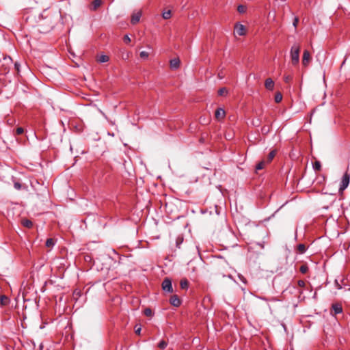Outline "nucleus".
<instances>
[{"label":"nucleus","mask_w":350,"mask_h":350,"mask_svg":"<svg viewBox=\"0 0 350 350\" xmlns=\"http://www.w3.org/2000/svg\"><path fill=\"white\" fill-rule=\"evenodd\" d=\"M299 53H300V46L298 44H294L291 49L290 51V57L291 63L293 66L298 65L299 62Z\"/></svg>","instance_id":"obj_1"},{"label":"nucleus","mask_w":350,"mask_h":350,"mask_svg":"<svg viewBox=\"0 0 350 350\" xmlns=\"http://www.w3.org/2000/svg\"><path fill=\"white\" fill-rule=\"evenodd\" d=\"M350 181V176L349 174L346 172L341 180L340 187H339V192L340 193H342L344 190L348 187Z\"/></svg>","instance_id":"obj_2"},{"label":"nucleus","mask_w":350,"mask_h":350,"mask_svg":"<svg viewBox=\"0 0 350 350\" xmlns=\"http://www.w3.org/2000/svg\"><path fill=\"white\" fill-rule=\"evenodd\" d=\"M234 33H237L239 36H245L246 34V28L245 27L240 23H237L234 25Z\"/></svg>","instance_id":"obj_3"},{"label":"nucleus","mask_w":350,"mask_h":350,"mask_svg":"<svg viewBox=\"0 0 350 350\" xmlns=\"http://www.w3.org/2000/svg\"><path fill=\"white\" fill-rule=\"evenodd\" d=\"M162 288L163 291L171 293L173 291L171 280L166 278L162 282Z\"/></svg>","instance_id":"obj_4"},{"label":"nucleus","mask_w":350,"mask_h":350,"mask_svg":"<svg viewBox=\"0 0 350 350\" xmlns=\"http://www.w3.org/2000/svg\"><path fill=\"white\" fill-rule=\"evenodd\" d=\"M311 61L310 53L308 50H305L303 53L302 57V64L304 66L306 67L309 65Z\"/></svg>","instance_id":"obj_5"},{"label":"nucleus","mask_w":350,"mask_h":350,"mask_svg":"<svg viewBox=\"0 0 350 350\" xmlns=\"http://www.w3.org/2000/svg\"><path fill=\"white\" fill-rule=\"evenodd\" d=\"M225 116H226V112H225L224 109H223L222 108H218L215 111V118L217 119L218 120L224 119Z\"/></svg>","instance_id":"obj_6"},{"label":"nucleus","mask_w":350,"mask_h":350,"mask_svg":"<svg viewBox=\"0 0 350 350\" xmlns=\"http://www.w3.org/2000/svg\"><path fill=\"white\" fill-rule=\"evenodd\" d=\"M180 61L179 58H174V59H171L170 62V68L174 70L178 68L180 66Z\"/></svg>","instance_id":"obj_7"},{"label":"nucleus","mask_w":350,"mask_h":350,"mask_svg":"<svg viewBox=\"0 0 350 350\" xmlns=\"http://www.w3.org/2000/svg\"><path fill=\"white\" fill-rule=\"evenodd\" d=\"M141 16L142 12L140 11L133 13L131 16V23L133 25L137 23L139 21Z\"/></svg>","instance_id":"obj_8"},{"label":"nucleus","mask_w":350,"mask_h":350,"mask_svg":"<svg viewBox=\"0 0 350 350\" xmlns=\"http://www.w3.org/2000/svg\"><path fill=\"white\" fill-rule=\"evenodd\" d=\"M170 304L176 307L180 305V300L177 295H172L170 299Z\"/></svg>","instance_id":"obj_9"},{"label":"nucleus","mask_w":350,"mask_h":350,"mask_svg":"<svg viewBox=\"0 0 350 350\" xmlns=\"http://www.w3.org/2000/svg\"><path fill=\"white\" fill-rule=\"evenodd\" d=\"M334 314H340L342 312V307L340 304H334L332 306Z\"/></svg>","instance_id":"obj_10"},{"label":"nucleus","mask_w":350,"mask_h":350,"mask_svg":"<svg viewBox=\"0 0 350 350\" xmlns=\"http://www.w3.org/2000/svg\"><path fill=\"white\" fill-rule=\"evenodd\" d=\"M265 88L269 90H272L274 88V82L271 78H268L265 82Z\"/></svg>","instance_id":"obj_11"},{"label":"nucleus","mask_w":350,"mask_h":350,"mask_svg":"<svg viewBox=\"0 0 350 350\" xmlns=\"http://www.w3.org/2000/svg\"><path fill=\"white\" fill-rule=\"evenodd\" d=\"M21 224L27 228H31L33 226V223L31 220L25 219L21 221Z\"/></svg>","instance_id":"obj_12"},{"label":"nucleus","mask_w":350,"mask_h":350,"mask_svg":"<svg viewBox=\"0 0 350 350\" xmlns=\"http://www.w3.org/2000/svg\"><path fill=\"white\" fill-rule=\"evenodd\" d=\"M9 298L4 295H2L0 296V304L1 306H6L9 304Z\"/></svg>","instance_id":"obj_13"},{"label":"nucleus","mask_w":350,"mask_h":350,"mask_svg":"<svg viewBox=\"0 0 350 350\" xmlns=\"http://www.w3.org/2000/svg\"><path fill=\"white\" fill-rule=\"evenodd\" d=\"M102 3L101 0H94L92 3L91 10H96Z\"/></svg>","instance_id":"obj_14"},{"label":"nucleus","mask_w":350,"mask_h":350,"mask_svg":"<svg viewBox=\"0 0 350 350\" xmlns=\"http://www.w3.org/2000/svg\"><path fill=\"white\" fill-rule=\"evenodd\" d=\"M109 60V56L106 55H100L97 57V61L100 63L107 62Z\"/></svg>","instance_id":"obj_15"},{"label":"nucleus","mask_w":350,"mask_h":350,"mask_svg":"<svg viewBox=\"0 0 350 350\" xmlns=\"http://www.w3.org/2000/svg\"><path fill=\"white\" fill-rule=\"evenodd\" d=\"M276 154V150H272L268 154L267 156V163H270L273 159V158L275 157Z\"/></svg>","instance_id":"obj_16"},{"label":"nucleus","mask_w":350,"mask_h":350,"mask_svg":"<svg viewBox=\"0 0 350 350\" xmlns=\"http://www.w3.org/2000/svg\"><path fill=\"white\" fill-rule=\"evenodd\" d=\"M180 285L182 289H186L189 286V282L187 279H183L180 280Z\"/></svg>","instance_id":"obj_17"},{"label":"nucleus","mask_w":350,"mask_h":350,"mask_svg":"<svg viewBox=\"0 0 350 350\" xmlns=\"http://www.w3.org/2000/svg\"><path fill=\"white\" fill-rule=\"evenodd\" d=\"M306 250V247L304 244H299L297 245V251L299 254H304Z\"/></svg>","instance_id":"obj_18"},{"label":"nucleus","mask_w":350,"mask_h":350,"mask_svg":"<svg viewBox=\"0 0 350 350\" xmlns=\"http://www.w3.org/2000/svg\"><path fill=\"white\" fill-rule=\"evenodd\" d=\"M55 245V241L53 239H48L46 241V246L47 247H52Z\"/></svg>","instance_id":"obj_19"},{"label":"nucleus","mask_w":350,"mask_h":350,"mask_svg":"<svg viewBox=\"0 0 350 350\" xmlns=\"http://www.w3.org/2000/svg\"><path fill=\"white\" fill-rule=\"evenodd\" d=\"M266 163H267L266 161H262L259 162L256 165V170H260L263 169L265 167Z\"/></svg>","instance_id":"obj_20"},{"label":"nucleus","mask_w":350,"mask_h":350,"mask_svg":"<svg viewBox=\"0 0 350 350\" xmlns=\"http://www.w3.org/2000/svg\"><path fill=\"white\" fill-rule=\"evenodd\" d=\"M228 91L226 88H221L218 90V94L219 96H226L227 95Z\"/></svg>","instance_id":"obj_21"},{"label":"nucleus","mask_w":350,"mask_h":350,"mask_svg":"<svg viewBox=\"0 0 350 350\" xmlns=\"http://www.w3.org/2000/svg\"><path fill=\"white\" fill-rule=\"evenodd\" d=\"M313 168L316 171H320L321 170V164L320 161H315L313 165Z\"/></svg>","instance_id":"obj_22"},{"label":"nucleus","mask_w":350,"mask_h":350,"mask_svg":"<svg viewBox=\"0 0 350 350\" xmlns=\"http://www.w3.org/2000/svg\"><path fill=\"white\" fill-rule=\"evenodd\" d=\"M162 16L164 19H169L171 18L172 16V12L170 10H167L166 12H164L163 14H162Z\"/></svg>","instance_id":"obj_23"},{"label":"nucleus","mask_w":350,"mask_h":350,"mask_svg":"<svg viewBox=\"0 0 350 350\" xmlns=\"http://www.w3.org/2000/svg\"><path fill=\"white\" fill-rule=\"evenodd\" d=\"M282 100V95L280 92H278L275 95V101L278 103Z\"/></svg>","instance_id":"obj_24"},{"label":"nucleus","mask_w":350,"mask_h":350,"mask_svg":"<svg viewBox=\"0 0 350 350\" xmlns=\"http://www.w3.org/2000/svg\"><path fill=\"white\" fill-rule=\"evenodd\" d=\"M167 345V342H165V340H161L159 344H158V347L160 348L161 349H164Z\"/></svg>","instance_id":"obj_25"},{"label":"nucleus","mask_w":350,"mask_h":350,"mask_svg":"<svg viewBox=\"0 0 350 350\" xmlns=\"http://www.w3.org/2000/svg\"><path fill=\"white\" fill-rule=\"evenodd\" d=\"M299 270H300V272H301V273H304H304H307V271H308V266H307V265H301V266L300 267Z\"/></svg>","instance_id":"obj_26"},{"label":"nucleus","mask_w":350,"mask_h":350,"mask_svg":"<svg viewBox=\"0 0 350 350\" xmlns=\"http://www.w3.org/2000/svg\"><path fill=\"white\" fill-rule=\"evenodd\" d=\"M237 11L239 13H244L246 11V8L243 5H239L237 8Z\"/></svg>","instance_id":"obj_27"},{"label":"nucleus","mask_w":350,"mask_h":350,"mask_svg":"<svg viewBox=\"0 0 350 350\" xmlns=\"http://www.w3.org/2000/svg\"><path fill=\"white\" fill-rule=\"evenodd\" d=\"M144 313L146 317H151L152 315V312L150 308H146Z\"/></svg>","instance_id":"obj_28"},{"label":"nucleus","mask_w":350,"mask_h":350,"mask_svg":"<svg viewBox=\"0 0 350 350\" xmlns=\"http://www.w3.org/2000/svg\"><path fill=\"white\" fill-rule=\"evenodd\" d=\"M140 57L142 59H147L148 57L149 53L146 51L140 52Z\"/></svg>","instance_id":"obj_29"},{"label":"nucleus","mask_w":350,"mask_h":350,"mask_svg":"<svg viewBox=\"0 0 350 350\" xmlns=\"http://www.w3.org/2000/svg\"><path fill=\"white\" fill-rule=\"evenodd\" d=\"M23 132H24V130L22 127H18L16 129V135H21L22 133H23Z\"/></svg>","instance_id":"obj_30"},{"label":"nucleus","mask_w":350,"mask_h":350,"mask_svg":"<svg viewBox=\"0 0 350 350\" xmlns=\"http://www.w3.org/2000/svg\"><path fill=\"white\" fill-rule=\"evenodd\" d=\"M124 42L126 44H129L130 42H131V38H129V36L128 35H125L124 36Z\"/></svg>","instance_id":"obj_31"},{"label":"nucleus","mask_w":350,"mask_h":350,"mask_svg":"<svg viewBox=\"0 0 350 350\" xmlns=\"http://www.w3.org/2000/svg\"><path fill=\"white\" fill-rule=\"evenodd\" d=\"M297 284L299 287H304L306 285V282L305 281L300 280L297 282Z\"/></svg>","instance_id":"obj_32"},{"label":"nucleus","mask_w":350,"mask_h":350,"mask_svg":"<svg viewBox=\"0 0 350 350\" xmlns=\"http://www.w3.org/2000/svg\"><path fill=\"white\" fill-rule=\"evenodd\" d=\"M292 77L290 75H287L284 77V81L286 83H288L291 80Z\"/></svg>","instance_id":"obj_33"},{"label":"nucleus","mask_w":350,"mask_h":350,"mask_svg":"<svg viewBox=\"0 0 350 350\" xmlns=\"http://www.w3.org/2000/svg\"><path fill=\"white\" fill-rule=\"evenodd\" d=\"M14 187L17 189H20L21 187V184L18 183H14Z\"/></svg>","instance_id":"obj_34"},{"label":"nucleus","mask_w":350,"mask_h":350,"mask_svg":"<svg viewBox=\"0 0 350 350\" xmlns=\"http://www.w3.org/2000/svg\"><path fill=\"white\" fill-rule=\"evenodd\" d=\"M182 241H183V238H178V239H177V241H176L177 246H178V245H179L180 243H182Z\"/></svg>","instance_id":"obj_35"},{"label":"nucleus","mask_w":350,"mask_h":350,"mask_svg":"<svg viewBox=\"0 0 350 350\" xmlns=\"http://www.w3.org/2000/svg\"><path fill=\"white\" fill-rule=\"evenodd\" d=\"M140 332H141V328L140 327H138V328L135 327V333L137 334H138V335L140 334Z\"/></svg>","instance_id":"obj_36"},{"label":"nucleus","mask_w":350,"mask_h":350,"mask_svg":"<svg viewBox=\"0 0 350 350\" xmlns=\"http://www.w3.org/2000/svg\"><path fill=\"white\" fill-rule=\"evenodd\" d=\"M335 282H336V285L337 288H338V289H341V288H342V286L338 284V280H336Z\"/></svg>","instance_id":"obj_37"},{"label":"nucleus","mask_w":350,"mask_h":350,"mask_svg":"<svg viewBox=\"0 0 350 350\" xmlns=\"http://www.w3.org/2000/svg\"><path fill=\"white\" fill-rule=\"evenodd\" d=\"M297 23H298V18H295V20H294V22H293V25H294L295 27H296V26H297Z\"/></svg>","instance_id":"obj_38"},{"label":"nucleus","mask_w":350,"mask_h":350,"mask_svg":"<svg viewBox=\"0 0 350 350\" xmlns=\"http://www.w3.org/2000/svg\"><path fill=\"white\" fill-rule=\"evenodd\" d=\"M19 66L20 65L17 62L14 64V66L18 71H19Z\"/></svg>","instance_id":"obj_39"},{"label":"nucleus","mask_w":350,"mask_h":350,"mask_svg":"<svg viewBox=\"0 0 350 350\" xmlns=\"http://www.w3.org/2000/svg\"><path fill=\"white\" fill-rule=\"evenodd\" d=\"M218 77H219V79H223V78H224V75H223V74H222L221 72H219V73H218Z\"/></svg>","instance_id":"obj_40"},{"label":"nucleus","mask_w":350,"mask_h":350,"mask_svg":"<svg viewBox=\"0 0 350 350\" xmlns=\"http://www.w3.org/2000/svg\"><path fill=\"white\" fill-rule=\"evenodd\" d=\"M241 280L243 282V283H245V282H245V279H243H243H242V278H241Z\"/></svg>","instance_id":"obj_41"}]
</instances>
